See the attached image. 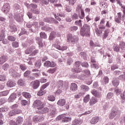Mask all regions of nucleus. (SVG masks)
<instances>
[{"instance_id":"nucleus-1","label":"nucleus","mask_w":125,"mask_h":125,"mask_svg":"<svg viewBox=\"0 0 125 125\" xmlns=\"http://www.w3.org/2000/svg\"><path fill=\"white\" fill-rule=\"evenodd\" d=\"M89 34H90V26L87 24H84L80 31V35L82 37H84V36L88 37Z\"/></svg>"},{"instance_id":"nucleus-2","label":"nucleus","mask_w":125,"mask_h":125,"mask_svg":"<svg viewBox=\"0 0 125 125\" xmlns=\"http://www.w3.org/2000/svg\"><path fill=\"white\" fill-rule=\"evenodd\" d=\"M81 62L78 61L75 62V67H74L73 69H72V72H74V73H81L82 72V68H80V66H81Z\"/></svg>"},{"instance_id":"nucleus-3","label":"nucleus","mask_w":125,"mask_h":125,"mask_svg":"<svg viewBox=\"0 0 125 125\" xmlns=\"http://www.w3.org/2000/svg\"><path fill=\"white\" fill-rule=\"evenodd\" d=\"M105 29H106V26L103 25H99V28H97L95 29V32L96 35H97V36H101V35H102L103 30H105Z\"/></svg>"},{"instance_id":"nucleus-4","label":"nucleus","mask_w":125,"mask_h":125,"mask_svg":"<svg viewBox=\"0 0 125 125\" xmlns=\"http://www.w3.org/2000/svg\"><path fill=\"white\" fill-rule=\"evenodd\" d=\"M34 108H37L38 110L42 109V103L40 100H37L34 101L33 103Z\"/></svg>"},{"instance_id":"nucleus-5","label":"nucleus","mask_w":125,"mask_h":125,"mask_svg":"<svg viewBox=\"0 0 125 125\" xmlns=\"http://www.w3.org/2000/svg\"><path fill=\"white\" fill-rule=\"evenodd\" d=\"M117 3L119 4V5L121 6V8L123 9V15L122 17V20L123 21L125 25V6L123 5V4H122V2H121L120 0H117Z\"/></svg>"},{"instance_id":"nucleus-6","label":"nucleus","mask_w":125,"mask_h":125,"mask_svg":"<svg viewBox=\"0 0 125 125\" xmlns=\"http://www.w3.org/2000/svg\"><path fill=\"white\" fill-rule=\"evenodd\" d=\"M21 111L20 109H13L8 112V115L10 117H12L15 116V115H19V114H21Z\"/></svg>"},{"instance_id":"nucleus-7","label":"nucleus","mask_w":125,"mask_h":125,"mask_svg":"<svg viewBox=\"0 0 125 125\" xmlns=\"http://www.w3.org/2000/svg\"><path fill=\"white\" fill-rule=\"evenodd\" d=\"M58 119H62V123H69V122H71L72 121V118L68 117L65 116L64 115H62L61 116H59Z\"/></svg>"},{"instance_id":"nucleus-8","label":"nucleus","mask_w":125,"mask_h":125,"mask_svg":"<svg viewBox=\"0 0 125 125\" xmlns=\"http://www.w3.org/2000/svg\"><path fill=\"white\" fill-rule=\"evenodd\" d=\"M67 39L68 42H75L77 41V37L73 36L72 34H68Z\"/></svg>"},{"instance_id":"nucleus-9","label":"nucleus","mask_w":125,"mask_h":125,"mask_svg":"<svg viewBox=\"0 0 125 125\" xmlns=\"http://www.w3.org/2000/svg\"><path fill=\"white\" fill-rule=\"evenodd\" d=\"M80 90L83 94H84L86 91L89 90V87L85 85H81L80 86Z\"/></svg>"},{"instance_id":"nucleus-10","label":"nucleus","mask_w":125,"mask_h":125,"mask_svg":"<svg viewBox=\"0 0 125 125\" xmlns=\"http://www.w3.org/2000/svg\"><path fill=\"white\" fill-rule=\"evenodd\" d=\"M91 93L95 96V97H97L98 98H101L102 95L101 92L95 89H93L91 91Z\"/></svg>"},{"instance_id":"nucleus-11","label":"nucleus","mask_w":125,"mask_h":125,"mask_svg":"<svg viewBox=\"0 0 125 125\" xmlns=\"http://www.w3.org/2000/svg\"><path fill=\"white\" fill-rule=\"evenodd\" d=\"M44 66L45 67H53L56 66V63H55V62H50L49 61H47L45 62L44 63Z\"/></svg>"},{"instance_id":"nucleus-12","label":"nucleus","mask_w":125,"mask_h":125,"mask_svg":"<svg viewBox=\"0 0 125 125\" xmlns=\"http://www.w3.org/2000/svg\"><path fill=\"white\" fill-rule=\"evenodd\" d=\"M31 84L33 86L34 89H37L40 86V81L35 80L31 82Z\"/></svg>"},{"instance_id":"nucleus-13","label":"nucleus","mask_w":125,"mask_h":125,"mask_svg":"<svg viewBox=\"0 0 125 125\" xmlns=\"http://www.w3.org/2000/svg\"><path fill=\"white\" fill-rule=\"evenodd\" d=\"M10 10V5L9 3H6L4 5L3 7V11L4 13H7L9 12Z\"/></svg>"},{"instance_id":"nucleus-14","label":"nucleus","mask_w":125,"mask_h":125,"mask_svg":"<svg viewBox=\"0 0 125 125\" xmlns=\"http://www.w3.org/2000/svg\"><path fill=\"white\" fill-rule=\"evenodd\" d=\"M119 112L118 111H116L114 109H112L110 115H109V119L112 120V119H114L117 115H118Z\"/></svg>"},{"instance_id":"nucleus-15","label":"nucleus","mask_w":125,"mask_h":125,"mask_svg":"<svg viewBox=\"0 0 125 125\" xmlns=\"http://www.w3.org/2000/svg\"><path fill=\"white\" fill-rule=\"evenodd\" d=\"M57 104L59 106H60V107H62V106H64L66 104V100L64 99H60Z\"/></svg>"},{"instance_id":"nucleus-16","label":"nucleus","mask_w":125,"mask_h":125,"mask_svg":"<svg viewBox=\"0 0 125 125\" xmlns=\"http://www.w3.org/2000/svg\"><path fill=\"white\" fill-rule=\"evenodd\" d=\"M70 89L72 91H76V90H78V85L75 83H72L70 85Z\"/></svg>"},{"instance_id":"nucleus-17","label":"nucleus","mask_w":125,"mask_h":125,"mask_svg":"<svg viewBox=\"0 0 125 125\" xmlns=\"http://www.w3.org/2000/svg\"><path fill=\"white\" fill-rule=\"evenodd\" d=\"M16 97H17V95L15 93H12L9 97L8 99V101L9 102H13L15 99H16Z\"/></svg>"},{"instance_id":"nucleus-18","label":"nucleus","mask_w":125,"mask_h":125,"mask_svg":"<svg viewBox=\"0 0 125 125\" xmlns=\"http://www.w3.org/2000/svg\"><path fill=\"white\" fill-rule=\"evenodd\" d=\"M99 122V117H95L92 118L90 123L91 125H95V124H97Z\"/></svg>"},{"instance_id":"nucleus-19","label":"nucleus","mask_w":125,"mask_h":125,"mask_svg":"<svg viewBox=\"0 0 125 125\" xmlns=\"http://www.w3.org/2000/svg\"><path fill=\"white\" fill-rule=\"evenodd\" d=\"M96 103H97V99L94 97H92L89 101L90 106H93Z\"/></svg>"},{"instance_id":"nucleus-20","label":"nucleus","mask_w":125,"mask_h":125,"mask_svg":"<svg viewBox=\"0 0 125 125\" xmlns=\"http://www.w3.org/2000/svg\"><path fill=\"white\" fill-rule=\"evenodd\" d=\"M15 85H16V83L11 80L8 81L7 83V86H8V87H13V86H15Z\"/></svg>"},{"instance_id":"nucleus-21","label":"nucleus","mask_w":125,"mask_h":125,"mask_svg":"<svg viewBox=\"0 0 125 125\" xmlns=\"http://www.w3.org/2000/svg\"><path fill=\"white\" fill-rule=\"evenodd\" d=\"M23 117L21 116H19L18 118L16 119V124L17 125H22L23 123Z\"/></svg>"},{"instance_id":"nucleus-22","label":"nucleus","mask_w":125,"mask_h":125,"mask_svg":"<svg viewBox=\"0 0 125 125\" xmlns=\"http://www.w3.org/2000/svg\"><path fill=\"white\" fill-rule=\"evenodd\" d=\"M39 110V112L41 114H46V113H48V112H49V109H48V108L47 107H42V109Z\"/></svg>"},{"instance_id":"nucleus-23","label":"nucleus","mask_w":125,"mask_h":125,"mask_svg":"<svg viewBox=\"0 0 125 125\" xmlns=\"http://www.w3.org/2000/svg\"><path fill=\"white\" fill-rule=\"evenodd\" d=\"M22 95L23 96V97H25V98H27L28 99L31 98V94L27 92H22Z\"/></svg>"},{"instance_id":"nucleus-24","label":"nucleus","mask_w":125,"mask_h":125,"mask_svg":"<svg viewBox=\"0 0 125 125\" xmlns=\"http://www.w3.org/2000/svg\"><path fill=\"white\" fill-rule=\"evenodd\" d=\"M6 60H7V59L6 57L3 56L0 58V64L2 65V64H3L4 62H6Z\"/></svg>"},{"instance_id":"nucleus-25","label":"nucleus","mask_w":125,"mask_h":125,"mask_svg":"<svg viewBox=\"0 0 125 125\" xmlns=\"http://www.w3.org/2000/svg\"><path fill=\"white\" fill-rule=\"evenodd\" d=\"M82 10H83V5L82 4H78L76 7V12L78 13L82 12Z\"/></svg>"},{"instance_id":"nucleus-26","label":"nucleus","mask_w":125,"mask_h":125,"mask_svg":"<svg viewBox=\"0 0 125 125\" xmlns=\"http://www.w3.org/2000/svg\"><path fill=\"white\" fill-rule=\"evenodd\" d=\"M18 84L21 86H23V85H25V81H24L23 79H20L18 81Z\"/></svg>"},{"instance_id":"nucleus-27","label":"nucleus","mask_w":125,"mask_h":125,"mask_svg":"<svg viewBox=\"0 0 125 125\" xmlns=\"http://www.w3.org/2000/svg\"><path fill=\"white\" fill-rule=\"evenodd\" d=\"M109 36V30L106 29L104 31V32L103 35V39H107V37Z\"/></svg>"},{"instance_id":"nucleus-28","label":"nucleus","mask_w":125,"mask_h":125,"mask_svg":"<svg viewBox=\"0 0 125 125\" xmlns=\"http://www.w3.org/2000/svg\"><path fill=\"white\" fill-rule=\"evenodd\" d=\"M60 44V42L59 41H57L54 44V47H55L56 48H57V49H58L59 50L60 49V47L61 46H60V45H59Z\"/></svg>"},{"instance_id":"nucleus-29","label":"nucleus","mask_w":125,"mask_h":125,"mask_svg":"<svg viewBox=\"0 0 125 125\" xmlns=\"http://www.w3.org/2000/svg\"><path fill=\"white\" fill-rule=\"evenodd\" d=\"M112 83L114 85V86H115V87H117L120 83V82L119 80L115 79L113 81H112Z\"/></svg>"},{"instance_id":"nucleus-30","label":"nucleus","mask_w":125,"mask_h":125,"mask_svg":"<svg viewBox=\"0 0 125 125\" xmlns=\"http://www.w3.org/2000/svg\"><path fill=\"white\" fill-rule=\"evenodd\" d=\"M8 109L9 108H8V107H7V106H4V107L0 108V112L1 113L7 112V111H8Z\"/></svg>"},{"instance_id":"nucleus-31","label":"nucleus","mask_w":125,"mask_h":125,"mask_svg":"<svg viewBox=\"0 0 125 125\" xmlns=\"http://www.w3.org/2000/svg\"><path fill=\"white\" fill-rule=\"evenodd\" d=\"M49 84H50V83L49 82H47V83L43 84L41 86V89H42V90H43L44 89H45V88H46V87H47V86H48Z\"/></svg>"},{"instance_id":"nucleus-32","label":"nucleus","mask_w":125,"mask_h":125,"mask_svg":"<svg viewBox=\"0 0 125 125\" xmlns=\"http://www.w3.org/2000/svg\"><path fill=\"white\" fill-rule=\"evenodd\" d=\"M35 66L36 68H40L41 66H42V61H38L35 63Z\"/></svg>"},{"instance_id":"nucleus-33","label":"nucleus","mask_w":125,"mask_h":125,"mask_svg":"<svg viewBox=\"0 0 125 125\" xmlns=\"http://www.w3.org/2000/svg\"><path fill=\"white\" fill-rule=\"evenodd\" d=\"M33 50H34V49L32 47H30L27 48L25 51V54H30V53H31L32 52V51H33Z\"/></svg>"},{"instance_id":"nucleus-34","label":"nucleus","mask_w":125,"mask_h":125,"mask_svg":"<svg viewBox=\"0 0 125 125\" xmlns=\"http://www.w3.org/2000/svg\"><path fill=\"white\" fill-rule=\"evenodd\" d=\"M119 46L121 48V49H122V50H124L125 49V43L124 42H121L120 43Z\"/></svg>"},{"instance_id":"nucleus-35","label":"nucleus","mask_w":125,"mask_h":125,"mask_svg":"<svg viewBox=\"0 0 125 125\" xmlns=\"http://www.w3.org/2000/svg\"><path fill=\"white\" fill-rule=\"evenodd\" d=\"M2 68L4 71H7L9 69V64L8 63H5L3 65Z\"/></svg>"},{"instance_id":"nucleus-36","label":"nucleus","mask_w":125,"mask_h":125,"mask_svg":"<svg viewBox=\"0 0 125 125\" xmlns=\"http://www.w3.org/2000/svg\"><path fill=\"white\" fill-rule=\"evenodd\" d=\"M9 93V91L6 90L4 91L3 92H0V95H1L2 96H6Z\"/></svg>"},{"instance_id":"nucleus-37","label":"nucleus","mask_w":125,"mask_h":125,"mask_svg":"<svg viewBox=\"0 0 125 125\" xmlns=\"http://www.w3.org/2000/svg\"><path fill=\"white\" fill-rule=\"evenodd\" d=\"M55 71H56V68H50L47 71V73L49 74H54Z\"/></svg>"},{"instance_id":"nucleus-38","label":"nucleus","mask_w":125,"mask_h":125,"mask_svg":"<svg viewBox=\"0 0 125 125\" xmlns=\"http://www.w3.org/2000/svg\"><path fill=\"white\" fill-rule=\"evenodd\" d=\"M7 39L8 41H10V42H15V41L16 40V38L12 36H9L7 37Z\"/></svg>"},{"instance_id":"nucleus-39","label":"nucleus","mask_w":125,"mask_h":125,"mask_svg":"<svg viewBox=\"0 0 125 125\" xmlns=\"http://www.w3.org/2000/svg\"><path fill=\"white\" fill-rule=\"evenodd\" d=\"M45 94V91L43 90H42V89H40V90L38 92V95L39 96H42L43 94Z\"/></svg>"},{"instance_id":"nucleus-40","label":"nucleus","mask_w":125,"mask_h":125,"mask_svg":"<svg viewBox=\"0 0 125 125\" xmlns=\"http://www.w3.org/2000/svg\"><path fill=\"white\" fill-rule=\"evenodd\" d=\"M75 25H77L78 26H80V27H82L83 26V23H82V20H79V21H76L75 22Z\"/></svg>"},{"instance_id":"nucleus-41","label":"nucleus","mask_w":125,"mask_h":125,"mask_svg":"<svg viewBox=\"0 0 125 125\" xmlns=\"http://www.w3.org/2000/svg\"><path fill=\"white\" fill-rule=\"evenodd\" d=\"M89 96H90L89 95H87L84 98L83 101L85 103H87V102L89 101V99H90Z\"/></svg>"},{"instance_id":"nucleus-42","label":"nucleus","mask_w":125,"mask_h":125,"mask_svg":"<svg viewBox=\"0 0 125 125\" xmlns=\"http://www.w3.org/2000/svg\"><path fill=\"white\" fill-rule=\"evenodd\" d=\"M113 50L114 51L119 52V51H120V47H119L118 45H115L114 46H113Z\"/></svg>"},{"instance_id":"nucleus-43","label":"nucleus","mask_w":125,"mask_h":125,"mask_svg":"<svg viewBox=\"0 0 125 125\" xmlns=\"http://www.w3.org/2000/svg\"><path fill=\"white\" fill-rule=\"evenodd\" d=\"M40 35L42 39H46L47 38L46 34L44 32H41Z\"/></svg>"},{"instance_id":"nucleus-44","label":"nucleus","mask_w":125,"mask_h":125,"mask_svg":"<svg viewBox=\"0 0 125 125\" xmlns=\"http://www.w3.org/2000/svg\"><path fill=\"white\" fill-rule=\"evenodd\" d=\"M66 1H69V5H74L76 3L75 0H66Z\"/></svg>"},{"instance_id":"nucleus-45","label":"nucleus","mask_w":125,"mask_h":125,"mask_svg":"<svg viewBox=\"0 0 125 125\" xmlns=\"http://www.w3.org/2000/svg\"><path fill=\"white\" fill-rule=\"evenodd\" d=\"M29 75H31V71H30V70H27L23 74V76L25 78H27V77L29 76Z\"/></svg>"},{"instance_id":"nucleus-46","label":"nucleus","mask_w":125,"mask_h":125,"mask_svg":"<svg viewBox=\"0 0 125 125\" xmlns=\"http://www.w3.org/2000/svg\"><path fill=\"white\" fill-rule=\"evenodd\" d=\"M12 46L16 48L19 46V44L18 43V42H15L12 43Z\"/></svg>"},{"instance_id":"nucleus-47","label":"nucleus","mask_w":125,"mask_h":125,"mask_svg":"<svg viewBox=\"0 0 125 125\" xmlns=\"http://www.w3.org/2000/svg\"><path fill=\"white\" fill-rule=\"evenodd\" d=\"M74 125H82V124H83V122L82 121H80L78 120H75L74 121Z\"/></svg>"},{"instance_id":"nucleus-48","label":"nucleus","mask_w":125,"mask_h":125,"mask_svg":"<svg viewBox=\"0 0 125 125\" xmlns=\"http://www.w3.org/2000/svg\"><path fill=\"white\" fill-rule=\"evenodd\" d=\"M72 19L73 20H76V19H78L79 18V16H78V14L77 13H74L72 16H71Z\"/></svg>"},{"instance_id":"nucleus-49","label":"nucleus","mask_w":125,"mask_h":125,"mask_svg":"<svg viewBox=\"0 0 125 125\" xmlns=\"http://www.w3.org/2000/svg\"><path fill=\"white\" fill-rule=\"evenodd\" d=\"M48 100L52 102L55 101V97L53 96H49L48 97Z\"/></svg>"},{"instance_id":"nucleus-50","label":"nucleus","mask_w":125,"mask_h":125,"mask_svg":"<svg viewBox=\"0 0 125 125\" xmlns=\"http://www.w3.org/2000/svg\"><path fill=\"white\" fill-rule=\"evenodd\" d=\"M84 11L83 10H82L81 15H79V18L80 19H83V18H84Z\"/></svg>"},{"instance_id":"nucleus-51","label":"nucleus","mask_w":125,"mask_h":125,"mask_svg":"<svg viewBox=\"0 0 125 125\" xmlns=\"http://www.w3.org/2000/svg\"><path fill=\"white\" fill-rule=\"evenodd\" d=\"M20 67V69H21L22 71H25V70H27V67L25 64H21Z\"/></svg>"},{"instance_id":"nucleus-52","label":"nucleus","mask_w":125,"mask_h":125,"mask_svg":"<svg viewBox=\"0 0 125 125\" xmlns=\"http://www.w3.org/2000/svg\"><path fill=\"white\" fill-rule=\"evenodd\" d=\"M116 69H119V66L117 64L113 65L111 67V71H115Z\"/></svg>"},{"instance_id":"nucleus-53","label":"nucleus","mask_w":125,"mask_h":125,"mask_svg":"<svg viewBox=\"0 0 125 125\" xmlns=\"http://www.w3.org/2000/svg\"><path fill=\"white\" fill-rule=\"evenodd\" d=\"M82 95H83V93L80 92L78 94H77L75 95L74 97L76 99H79V98H81V97H82Z\"/></svg>"},{"instance_id":"nucleus-54","label":"nucleus","mask_w":125,"mask_h":125,"mask_svg":"<svg viewBox=\"0 0 125 125\" xmlns=\"http://www.w3.org/2000/svg\"><path fill=\"white\" fill-rule=\"evenodd\" d=\"M0 82H5L6 81V78L4 75H0Z\"/></svg>"},{"instance_id":"nucleus-55","label":"nucleus","mask_w":125,"mask_h":125,"mask_svg":"<svg viewBox=\"0 0 125 125\" xmlns=\"http://www.w3.org/2000/svg\"><path fill=\"white\" fill-rule=\"evenodd\" d=\"M113 96H114V94H113V93H108L107 95L106 98L107 99H111Z\"/></svg>"},{"instance_id":"nucleus-56","label":"nucleus","mask_w":125,"mask_h":125,"mask_svg":"<svg viewBox=\"0 0 125 125\" xmlns=\"http://www.w3.org/2000/svg\"><path fill=\"white\" fill-rule=\"evenodd\" d=\"M91 67L92 68H95V69H99V66L96 63H92L91 64Z\"/></svg>"},{"instance_id":"nucleus-57","label":"nucleus","mask_w":125,"mask_h":125,"mask_svg":"<svg viewBox=\"0 0 125 125\" xmlns=\"http://www.w3.org/2000/svg\"><path fill=\"white\" fill-rule=\"evenodd\" d=\"M33 76H34L35 78H39V77L41 76V71H38V72L33 73Z\"/></svg>"},{"instance_id":"nucleus-58","label":"nucleus","mask_w":125,"mask_h":125,"mask_svg":"<svg viewBox=\"0 0 125 125\" xmlns=\"http://www.w3.org/2000/svg\"><path fill=\"white\" fill-rule=\"evenodd\" d=\"M114 92L116 93V95H120V94H121V90L116 88L115 89Z\"/></svg>"},{"instance_id":"nucleus-59","label":"nucleus","mask_w":125,"mask_h":125,"mask_svg":"<svg viewBox=\"0 0 125 125\" xmlns=\"http://www.w3.org/2000/svg\"><path fill=\"white\" fill-rule=\"evenodd\" d=\"M122 19L120 18H115V21L116 22V23H118V24H120L121 22Z\"/></svg>"},{"instance_id":"nucleus-60","label":"nucleus","mask_w":125,"mask_h":125,"mask_svg":"<svg viewBox=\"0 0 125 125\" xmlns=\"http://www.w3.org/2000/svg\"><path fill=\"white\" fill-rule=\"evenodd\" d=\"M62 93V90L60 89H58L55 92V95H59V94H61Z\"/></svg>"},{"instance_id":"nucleus-61","label":"nucleus","mask_w":125,"mask_h":125,"mask_svg":"<svg viewBox=\"0 0 125 125\" xmlns=\"http://www.w3.org/2000/svg\"><path fill=\"white\" fill-rule=\"evenodd\" d=\"M6 102V101L4 99H0V106H1L2 104H4Z\"/></svg>"},{"instance_id":"nucleus-62","label":"nucleus","mask_w":125,"mask_h":125,"mask_svg":"<svg viewBox=\"0 0 125 125\" xmlns=\"http://www.w3.org/2000/svg\"><path fill=\"white\" fill-rule=\"evenodd\" d=\"M33 122L34 123H38L39 122V116H35L33 118Z\"/></svg>"},{"instance_id":"nucleus-63","label":"nucleus","mask_w":125,"mask_h":125,"mask_svg":"<svg viewBox=\"0 0 125 125\" xmlns=\"http://www.w3.org/2000/svg\"><path fill=\"white\" fill-rule=\"evenodd\" d=\"M82 67H85V68H87L88 67V63L87 62H84L81 64Z\"/></svg>"},{"instance_id":"nucleus-64","label":"nucleus","mask_w":125,"mask_h":125,"mask_svg":"<svg viewBox=\"0 0 125 125\" xmlns=\"http://www.w3.org/2000/svg\"><path fill=\"white\" fill-rule=\"evenodd\" d=\"M58 86L59 87H61V86H63V81H60L58 82Z\"/></svg>"}]
</instances>
